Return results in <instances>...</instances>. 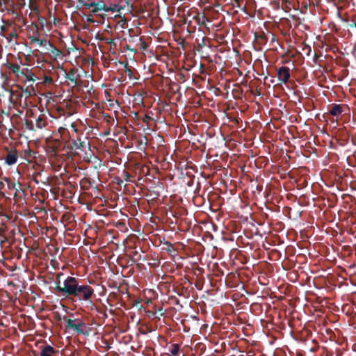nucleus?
Masks as SVG:
<instances>
[{
  "label": "nucleus",
  "mask_w": 356,
  "mask_h": 356,
  "mask_svg": "<svg viewBox=\"0 0 356 356\" xmlns=\"http://www.w3.org/2000/svg\"><path fill=\"white\" fill-rule=\"evenodd\" d=\"M62 274H58L57 279L59 280ZM55 291L57 294L66 298H76L79 300L89 301L92 303L91 299L94 296V289L88 284H80V282L75 277L68 276L60 285V281L56 284Z\"/></svg>",
  "instance_id": "obj_1"
},
{
  "label": "nucleus",
  "mask_w": 356,
  "mask_h": 356,
  "mask_svg": "<svg viewBox=\"0 0 356 356\" xmlns=\"http://www.w3.org/2000/svg\"><path fill=\"white\" fill-rule=\"evenodd\" d=\"M65 320L67 323V328L72 330L79 335L88 336L91 332V328L86 325L83 320L81 321H77L76 325L72 324L70 318Z\"/></svg>",
  "instance_id": "obj_2"
},
{
  "label": "nucleus",
  "mask_w": 356,
  "mask_h": 356,
  "mask_svg": "<svg viewBox=\"0 0 356 356\" xmlns=\"http://www.w3.org/2000/svg\"><path fill=\"white\" fill-rule=\"evenodd\" d=\"M254 40L253 45L254 50L258 51H261L263 45L268 42V37L264 34V32H255L254 33Z\"/></svg>",
  "instance_id": "obj_3"
},
{
  "label": "nucleus",
  "mask_w": 356,
  "mask_h": 356,
  "mask_svg": "<svg viewBox=\"0 0 356 356\" xmlns=\"http://www.w3.org/2000/svg\"><path fill=\"white\" fill-rule=\"evenodd\" d=\"M71 142L70 145L67 146V148L70 149H79L80 151L84 152L86 150V143L84 141L81 140L79 136H77L76 138L74 136H70Z\"/></svg>",
  "instance_id": "obj_4"
},
{
  "label": "nucleus",
  "mask_w": 356,
  "mask_h": 356,
  "mask_svg": "<svg viewBox=\"0 0 356 356\" xmlns=\"http://www.w3.org/2000/svg\"><path fill=\"white\" fill-rule=\"evenodd\" d=\"M290 78V70L289 67H280L277 70V79L281 83H287Z\"/></svg>",
  "instance_id": "obj_5"
},
{
  "label": "nucleus",
  "mask_w": 356,
  "mask_h": 356,
  "mask_svg": "<svg viewBox=\"0 0 356 356\" xmlns=\"http://www.w3.org/2000/svg\"><path fill=\"white\" fill-rule=\"evenodd\" d=\"M40 356H58L59 350L55 349L50 344L45 343L40 346Z\"/></svg>",
  "instance_id": "obj_6"
},
{
  "label": "nucleus",
  "mask_w": 356,
  "mask_h": 356,
  "mask_svg": "<svg viewBox=\"0 0 356 356\" xmlns=\"http://www.w3.org/2000/svg\"><path fill=\"white\" fill-rule=\"evenodd\" d=\"M34 28L35 29V33L33 35L29 36L31 43H37L39 46H45L47 43V40L45 38L40 39L39 38V32L38 28L36 24H33Z\"/></svg>",
  "instance_id": "obj_7"
},
{
  "label": "nucleus",
  "mask_w": 356,
  "mask_h": 356,
  "mask_svg": "<svg viewBox=\"0 0 356 356\" xmlns=\"http://www.w3.org/2000/svg\"><path fill=\"white\" fill-rule=\"evenodd\" d=\"M79 77L80 76L78 74V69L76 67L71 68L66 74V79L70 81L74 86L77 85Z\"/></svg>",
  "instance_id": "obj_8"
},
{
  "label": "nucleus",
  "mask_w": 356,
  "mask_h": 356,
  "mask_svg": "<svg viewBox=\"0 0 356 356\" xmlns=\"http://www.w3.org/2000/svg\"><path fill=\"white\" fill-rule=\"evenodd\" d=\"M35 128L44 129L47 126V118L44 113H40L37 117H35Z\"/></svg>",
  "instance_id": "obj_9"
},
{
  "label": "nucleus",
  "mask_w": 356,
  "mask_h": 356,
  "mask_svg": "<svg viewBox=\"0 0 356 356\" xmlns=\"http://www.w3.org/2000/svg\"><path fill=\"white\" fill-rule=\"evenodd\" d=\"M18 159V152L16 150H13L8 152L7 156L5 158V163L8 165H12L17 163Z\"/></svg>",
  "instance_id": "obj_10"
},
{
  "label": "nucleus",
  "mask_w": 356,
  "mask_h": 356,
  "mask_svg": "<svg viewBox=\"0 0 356 356\" xmlns=\"http://www.w3.org/2000/svg\"><path fill=\"white\" fill-rule=\"evenodd\" d=\"M6 67L8 70H11L13 73H14L17 76H19L21 74L22 70L20 69V66L18 63H7L6 64Z\"/></svg>",
  "instance_id": "obj_11"
},
{
  "label": "nucleus",
  "mask_w": 356,
  "mask_h": 356,
  "mask_svg": "<svg viewBox=\"0 0 356 356\" xmlns=\"http://www.w3.org/2000/svg\"><path fill=\"white\" fill-rule=\"evenodd\" d=\"M343 113V108L339 104H332L329 109V113L332 115L339 117Z\"/></svg>",
  "instance_id": "obj_12"
},
{
  "label": "nucleus",
  "mask_w": 356,
  "mask_h": 356,
  "mask_svg": "<svg viewBox=\"0 0 356 356\" xmlns=\"http://www.w3.org/2000/svg\"><path fill=\"white\" fill-rule=\"evenodd\" d=\"M21 76H24L26 80L28 81H35V74L32 71L29 70L28 69H22Z\"/></svg>",
  "instance_id": "obj_13"
},
{
  "label": "nucleus",
  "mask_w": 356,
  "mask_h": 356,
  "mask_svg": "<svg viewBox=\"0 0 356 356\" xmlns=\"http://www.w3.org/2000/svg\"><path fill=\"white\" fill-rule=\"evenodd\" d=\"M2 37H5L6 40H8L9 42H13V40H16L18 37V34L17 30L13 28V31L8 34H1Z\"/></svg>",
  "instance_id": "obj_14"
},
{
  "label": "nucleus",
  "mask_w": 356,
  "mask_h": 356,
  "mask_svg": "<svg viewBox=\"0 0 356 356\" xmlns=\"http://www.w3.org/2000/svg\"><path fill=\"white\" fill-rule=\"evenodd\" d=\"M93 5L100 8L103 10V11L108 13L110 12V10H112L113 8H111V7H108L104 3V0H97V1H93Z\"/></svg>",
  "instance_id": "obj_15"
},
{
  "label": "nucleus",
  "mask_w": 356,
  "mask_h": 356,
  "mask_svg": "<svg viewBox=\"0 0 356 356\" xmlns=\"http://www.w3.org/2000/svg\"><path fill=\"white\" fill-rule=\"evenodd\" d=\"M91 309H95L97 314H101L104 319L108 318V314H106V308H102L96 306L93 303L91 304Z\"/></svg>",
  "instance_id": "obj_16"
},
{
  "label": "nucleus",
  "mask_w": 356,
  "mask_h": 356,
  "mask_svg": "<svg viewBox=\"0 0 356 356\" xmlns=\"http://www.w3.org/2000/svg\"><path fill=\"white\" fill-rule=\"evenodd\" d=\"M163 244L164 245H166V247H164L163 248V250H165L167 252H168L169 254H171L172 252H176V250L175 249V248L173 247V245L172 243H170L169 241H164L163 242Z\"/></svg>",
  "instance_id": "obj_17"
},
{
  "label": "nucleus",
  "mask_w": 356,
  "mask_h": 356,
  "mask_svg": "<svg viewBox=\"0 0 356 356\" xmlns=\"http://www.w3.org/2000/svg\"><path fill=\"white\" fill-rule=\"evenodd\" d=\"M46 19L44 17H42V16H38V24H35L37 26H38V30L39 29H42L43 30L44 29V27L46 24ZM34 24H33L32 25L33 26Z\"/></svg>",
  "instance_id": "obj_18"
},
{
  "label": "nucleus",
  "mask_w": 356,
  "mask_h": 356,
  "mask_svg": "<svg viewBox=\"0 0 356 356\" xmlns=\"http://www.w3.org/2000/svg\"><path fill=\"white\" fill-rule=\"evenodd\" d=\"M85 8L90 10V15H97V11H103L102 9L93 5V3L88 4Z\"/></svg>",
  "instance_id": "obj_19"
},
{
  "label": "nucleus",
  "mask_w": 356,
  "mask_h": 356,
  "mask_svg": "<svg viewBox=\"0 0 356 356\" xmlns=\"http://www.w3.org/2000/svg\"><path fill=\"white\" fill-rule=\"evenodd\" d=\"M179 351V345L178 343H172L170 353L172 356H178Z\"/></svg>",
  "instance_id": "obj_20"
},
{
  "label": "nucleus",
  "mask_w": 356,
  "mask_h": 356,
  "mask_svg": "<svg viewBox=\"0 0 356 356\" xmlns=\"http://www.w3.org/2000/svg\"><path fill=\"white\" fill-rule=\"evenodd\" d=\"M24 124H25L26 129H27L30 131H35V129H37L33 121L26 120L25 121Z\"/></svg>",
  "instance_id": "obj_21"
},
{
  "label": "nucleus",
  "mask_w": 356,
  "mask_h": 356,
  "mask_svg": "<svg viewBox=\"0 0 356 356\" xmlns=\"http://www.w3.org/2000/svg\"><path fill=\"white\" fill-rule=\"evenodd\" d=\"M90 184H91V182L89 181L88 179H87L86 177L81 179L80 181L81 187H82L83 188H88V186H90Z\"/></svg>",
  "instance_id": "obj_22"
},
{
  "label": "nucleus",
  "mask_w": 356,
  "mask_h": 356,
  "mask_svg": "<svg viewBox=\"0 0 356 356\" xmlns=\"http://www.w3.org/2000/svg\"><path fill=\"white\" fill-rule=\"evenodd\" d=\"M124 68H125L124 70H125L126 74L129 76V79H131L134 76V72L131 70V68L129 67L127 63H125Z\"/></svg>",
  "instance_id": "obj_23"
},
{
  "label": "nucleus",
  "mask_w": 356,
  "mask_h": 356,
  "mask_svg": "<svg viewBox=\"0 0 356 356\" xmlns=\"http://www.w3.org/2000/svg\"><path fill=\"white\" fill-rule=\"evenodd\" d=\"M93 0H78L79 5L83 8H86L88 4L93 3Z\"/></svg>",
  "instance_id": "obj_24"
},
{
  "label": "nucleus",
  "mask_w": 356,
  "mask_h": 356,
  "mask_svg": "<svg viewBox=\"0 0 356 356\" xmlns=\"http://www.w3.org/2000/svg\"><path fill=\"white\" fill-rule=\"evenodd\" d=\"M139 40V45H140V49L143 51H145L147 48V44L143 40L142 37L138 38Z\"/></svg>",
  "instance_id": "obj_25"
},
{
  "label": "nucleus",
  "mask_w": 356,
  "mask_h": 356,
  "mask_svg": "<svg viewBox=\"0 0 356 356\" xmlns=\"http://www.w3.org/2000/svg\"><path fill=\"white\" fill-rule=\"evenodd\" d=\"M51 45V52L55 56H58L61 51L58 49L56 48L54 45L50 44Z\"/></svg>",
  "instance_id": "obj_26"
},
{
  "label": "nucleus",
  "mask_w": 356,
  "mask_h": 356,
  "mask_svg": "<svg viewBox=\"0 0 356 356\" xmlns=\"http://www.w3.org/2000/svg\"><path fill=\"white\" fill-rule=\"evenodd\" d=\"M43 83L45 84H51L53 83V79L49 75L43 76Z\"/></svg>",
  "instance_id": "obj_27"
},
{
  "label": "nucleus",
  "mask_w": 356,
  "mask_h": 356,
  "mask_svg": "<svg viewBox=\"0 0 356 356\" xmlns=\"http://www.w3.org/2000/svg\"><path fill=\"white\" fill-rule=\"evenodd\" d=\"M10 29V25L4 24L1 26V34H8V32Z\"/></svg>",
  "instance_id": "obj_28"
},
{
  "label": "nucleus",
  "mask_w": 356,
  "mask_h": 356,
  "mask_svg": "<svg viewBox=\"0 0 356 356\" xmlns=\"http://www.w3.org/2000/svg\"><path fill=\"white\" fill-rule=\"evenodd\" d=\"M122 176H124V179L127 181H131V176L130 175V174L127 170H122Z\"/></svg>",
  "instance_id": "obj_29"
},
{
  "label": "nucleus",
  "mask_w": 356,
  "mask_h": 356,
  "mask_svg": "<svg viewBox=\"0 0 356 356\" xmlns=\"http://www.w3.org/2000/svg\"><path fill=\"white\" fill-rule=\"evenodd\" d=\"M70 129H72V131H74V133H76L79 135V129L77 128V126L75 122L72 123L70 124Z\"/></svg>",
  "instance_id": "obj_30"
},
{
  "label": "nucleus",
  "mask_w": 356,
  "mask_h": 356,
  "mask_svg": "<svg viewBox=\"0 0 356 356\" xmlns=\"http://www.w3.org/2000/svg\"><path fill=\"white\" fill-rule=\"evenodd\" d=\"M234 6L241 9L242 8V3H243V0H234Z\"/></svg>",
  "instance_id": "obj_31"
},
{
  "label": "nucleus",
  "mask_w": 356,
  "mask_h": 356,
  "mask_svg": "<svg viewBox=\"0 0 356 356\" xmlns=\"http://www.w3.org/2000/svg\"><path fill=\"white\" fill-rule=\"evenodd\" d=\"M86 22L88 23H94L95 22L92 14H88L86 15Z\"/></svg>",
  "instance_id": "obj_32"
},
{
  "label": "nucleus",
  "mask_w": 356,
  "mask_h": 356,
  "mask_svg": "<svg viewBox=\"0 0 356 356\" xmlns=\"http://www.w3.org/2000/svg\"><path fill=\"white\" fill-rule=\"evenodd\" d=\"M5 181L8 182V188L10 189H12V188H15V187L16 186V183H14V182H10V180L8 178H6L5 179Z\"/></svg>",
  "instance_id": "obj_33"
},
{
  "label": "nucleus",
  "mask_w": 356,
  "mask_h": 356,
  "mask_svg": "<svg viewBox=\"0 0 356 356\" xmlns=\"http://www.w3.org/2000/svg\"><path fill=\"white\" fill-rule=\"evenodd\" d=\"M126 49L131 52L136 53L138 51L136 48L131 47L130 44H127Z\"/></svg>",
  "instance_id": "obj_34"
},
{
  "label": "nucleus",
  "mask_w": 356,
  "mask_h": 356,
  "mask_svg": "<svg viewBox=\"0 0 356 356\" xmlns=\"http://www.w3.org/2000/svg\"><path fill=\"white\" fill-rule=\"evenodd\" d=\"M101 11H97V15H95L97 17H101V21H99V22H103L104 20V17L102 14L100 13Z\"/></svg>",
  "instance_id": "obj_35"
},
{
  "label": "nucleus",
  "mask_w": 356,
  "mask_h": 356,
  "mask_svg": "<svg viewBox=\"0 0 356 356\" xmlns=\"http://www.w3.org/2000/svg\"><path fill=\"white\" fill-rule=\"evenodd\" d=\"M277 42V37H276V35L275 34H271L270 42L273 43V42Z\"/></svg>",
  "instance_id": "obj_36"
},
{
  "label": "nucleus",
  "mask_w": 356,
  "mask_h": 356,
  "mask_svg": "<svg viewBox=\"0 0 356 356\" xmlns=\"http://www.w3.org/2000/svg\"><path fill=\"white\" fill-rule=\"evenodd\" d=\"M51 149L54 154L59 152L58 147L55 145H52Z\"/></svg>",
  "instance_id": "obj_37"
},
{
  "label": "nucleus",
  "mask_w": 356,
  "mask_h": 356,
  "mask_svg": "<svg viewBox=\"0 0 356 356\" xmlns=\"http://www.w3.org/2000/svg\"><path fill=\"white\" fill-rule=\"evenodd\" d=\"M108 7H111V8H113V10H110V12L113 13L117 10L118 6L117 5H111V6H108Z\"/></svg>",
  "instance_id": "obj_38"
},
{
  "label": "nucleus",
  "mask_w": 356,
  "mask_h": 356,
  "mask_svg": "<svg viewBox=\"0 0 356 356\" xmlns=\"http://www.w3.org/2000/svg\"><path fill=\"white\" fill-rule=\"evenodd\" d=\"M136 36H132V35H130L129 36V42H134L136 40Z\"/></svg>",
  "instance_id": "obj_39"
},
{
  "label": "nucleus",
  "mask_w": 356,
  "mask_h": 356,
  "mask_svg": "<svg viewBox=\"0 0 356 356\" xmlns=\"http://www.w3.org/2000/svg\"><path fill=\"white\" fill-rule=\"evenodd\" d=\"M70 321H72V324L76 325L78 321H83V320L80 319V318H74V319L70 318Z\"/></svg>",
  "instance_id": "obj_40"
},
{
  "label": "nucleus",
  "mask_w": 356,
  "mask_h": 356,
  "mask_svg": "<svg viewBox=\"0 0 356 356\" xmlns=\"http://www.w3.org/2000/svg\"><path fill=\"white\" fill-rule=\"evenodd\" d=\"M284 3L285 4V6L288 8H289V6H290V1L289 0H284Z\"/></svg>",
  "instance_id": "obj_41"
},
{
  "label": "nucleus",
  "mask_w": 356,
  "mask_h": 356,
  "mask_svg": "<svg viewBox=\"0 0 356 356\" xmlns=\"http://www.w3.org/2000/svg\"><path fill=\"white\" fill-rule=\"evenodd\" d=\"M59 22H60V19L58 17H54V20H53L54 24H56L58 23Z\"/></svg>",
  "instance_id": "obj_42"
},
{
  "label": "nucleus",
  "mask_w": 356,
  "mask_h": 356,
  "mask_svg": "<svg viewBox=\"0 0 356 356\" xmlns=\"http://www.w3.org/2000/svg\"><path fill=\"white\" fill-rule=\"evenodd\" d=\"M127 22V20L125 19H124L122 21H120V25L121 27H123V26L124 25V24Z\"/></svg>",
  "instance_id": "obj_43"
},
{
  "label": "nucleus",
  "mask_w": 356,
  "mask_h": 356,
  "mask_svg": "<svg viewBox=\"0 0 356 356\" xmlns=\"http://www.w3.org/2000/svg\"><path fill=\"white\" fill-rule=\"evenodd\" d=\"M9 1H11V0H0V6H1L2 3H3L4 4L8 3Z\"/></svg>",
  "instance_id": "obj_44"
},
{
  "label": "nucleus",
  "mask_w": 356,
  "mask_h": 356,
  "mask_svg": "<svg viewBox=\"0 0 356 356\" xmlns=\"http://www.w3.org/2000/svg\"><path fill=\"white\" fill-rule=\"evenodd\" d=\"M151 120V118L149 116H148L147 115H145L143 122H147V120Z\"/></svg>",
  "instance_id": "obj_45"
},
{
  "label": "nucleus",
  "mask_w": 356,
  "mask_h": 356,
  "mask_svg": "<svg viewBox=\"0 0 356 356\" xmlns=\"http://www.w3.org/2000/svg\"><path fill=\"white\" fill-rule=\"evenodd\" d=\"M122 183V180H119V181H118V184H121Z\"/></svg>",
  "instance_id": "obj_46"
},
{
  "label": "nucleus",
  "mask_w": 356,
  "mask_h": 356,
  "mask_svg": "<svg viewBox=\"0 0 356 356\" xmlns=\"http://www.w3.org/2000/svg\"><path fill=\"white\" fill-rule=\"evenodd\" d=\"M33 180H34L35 182L38 183V179H36L35 177H34Z\"/></svg>",
  "instance_id": "obj_47"
}]
</instances>
